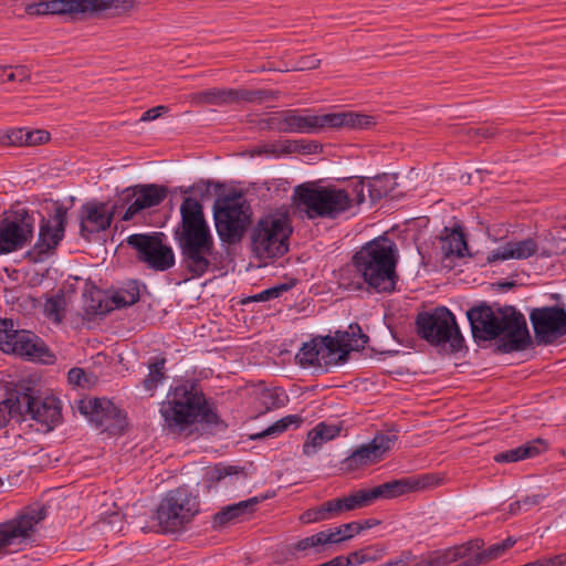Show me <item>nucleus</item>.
<instances>
[{"mask_svg": "<svg viewBox=\"0 0 566 566\" xmlns=\"http://www.w3.org/2000/svg\"><path fill=\"white\" fill-rule=\"evenodd\" d=\"M342 180H346L348 182L347 190L349 192V197L353 199V205L357 206L365 202V178L364 177H353V178H343Z\"/></svg>", "mask_w": 566, "mask_h": 566, "instance_id": "obj_45", "label": "nucleus"}, {"mask_svg": "<svg viewBox=\"0 0 566 566\" xmlns=\"http://www.w3.org/2000/svg\"><path fill=\"white\" fill-rule=\"evenodd\" d=\"M67 379L71 385L78 386L85 388L90 382L88 377L84 369L74 367L71 368L67 373Z\"/></svg>", "mask_w": 566, "mask_h": 566, "instance_id": "obj_50", "label": "nucleus"}, {"mask_svg": "<svg viewBox=\"0 0 566 566\" xmlns=\"http://www.w3.org/2000/svg\"><path fill=\"white\" fill-rule=\"evenodd\" d=\"M66 216L67 208L60 205L55 208L52 219L42 218L38 241L28 252L34 262L42 261L50 251L59 245L64 237Z\"/></svg>", "mask_w": 566, "mask_h": 566, "instance_id": "obj_19", "label": "nucleus"}, {"mask_svg": "<svg viewBox=\"0 0 566 566\" xmlns=\"http://www.w3.org/2000/svg\"><path fill=\"white\" fill-rule=\"evenodd\" d=\"M467 317L475 342H488L500 337L501 329H497V327L501 315L497 316L490 305L482 303L471 307L467 312Z\"/></svg>", "mask_w": 566, "mask_h": 566, "instance_id": "obj_24", "label": "nucleus"}, {"mask_svg": "<svg viewBox=\"0 0 566 566\" xmlns=\"http://www.w3.org/2000/svg\"><path fill=\"white\" fill-rule=\"evenodd\" d=\"M367 186L369 199L371 203H376L384 197L389 196L397 182L392 175L382 174L370 179Z\"/></svg>", "mask_w": 566, "mask_h": 566, "instance_id": "obj_34", "label": "nucleus"}, {"mask_svg": "<svg viewBox=\"0 0 566 566\" xmlns=\"http://www.w3.org/2000/svg\"><path fill=\"white\" fill-rule=\"evenodd\" d=\"M416 332L419 337L433 346L449 345L450 353H458L464 347V338L454 314L446 306L431 312H421L416 317Z\"/></svg>", "mask_w": 566, "mask_h": 566, "instance_id": "obj_8", "label": "nucleus"}, {"mask_svg": "<svg viewBox=\"0 0 566 566\" xmlns=\"http://www.w3.org/2000/svg\"><path fill=\"white\" fill-rule=\"evenodd\" d=\"M337 543H339L338 531H321L290 545L289 552L294 556L296 553L308 556L311 554H321L325 551L326 545Z\"/></svg>", "mask_w": 566, "mask_h": 566, "instance_id": "obj_27", "label": "nucleus"}, {"mask_svg": "<svg viewBox=\"0 0 566 566\" xmlns=\"http://www.w3.org/2000/svg\"><path fill=\"white\" fill-rule=\"evenodd\" d=\"M132 7V0H44L27 4L25 12L32 17L57 14L80 20L108 9L127 11Z\"/></svg>", "mask_w": 566, "mask_h": 566, "instance_id": "obj_10", "label": "nucleus"}, {"mask_svg": "<svg viewBox=\"0 0 566 566\" xmlns=\"http://www.w3.org/2000/svg\"><path fill=\"white\" fill-rule=\"evenodd\" d=\"M501 322L497 329L501 335L496 350L502 354L525 350L533 344L525 316L515 307L500 308Z\"/></svg>", "mask_w": 566, "mask_h": 566, "instance_id": "obj_13", "label": "nucleus"}, {"mask_svg": "<svg viewBox=\"0 0 566 566\" xmlns=\"http://www.w3.org/2000/svg\"><path fill=\"white\" fill-rule=\"evenodd\" d=\"M536 252L537 244L531 238L521 241H509L491 251L486 255V263L492 264L510 259L525 260L533 256Z\"/></svg>", "mask_w": 566, "mask_h": 566, "instance_id": "obj_26", "label": "nucleus"}, {"mask_svg": "<svg viewBox=\"0 0 566 566\" xmlns=\"http://www.w3.org/2000/svg\"><path fill=\"white\" fill-rule=\"evenodd\" d=\"M63 296L51 297L46 301L45 310L49 315H57L63 310Z\"/></svg>", "mask_w": 566, "mask_h": 566, "instance_id": "obj_57", "label": "nucleus"}, {"mask_svg": "<svg viewBox=\"0 0 566 566\" xmlns=\"http://www.w3.org/2000/svg\"><path fill=\"white\" fill-rule=\"evenodd\" d=\"M296 284V280H290L289 282L281 283L271 286L258 294H254L248 298V302H266L273 298L280 297L283 293L293 289Z\"/></svg>", "mask_w": 566, "mask_h": 566, "instance_id": "obj_40", "label": "nucleus"}, {"mask_svg": "<svg viewBox=\"0 0 566 566\" xmlns=\"http://www.w3.org/2000/svg\"><path fill=\"white\" fill-rule=\"evenodd\" d=\"M108 312L109 308L104 306L101 301L97 303V305H90L87 308V313L94 315H105Z\"/></svg>", "mask_w": 566, "mask_h": 566, "instance_id": "obj_62", "label": "nucleus"}, {"mask_svg": "<svg viewBox=\"0 0 566 566\" xmlns=\"http://www.w3.org/2000/svg\"><path fill=\"white\" fill-rule=\"evenodd\" d=\"M530 321L538 346L553 345L566 336V310L563 306L534 307L530 311Z\"/></svg>", "mask_w": 566, "mask_h": 566, "instance_id": "obj_14", "label": "nucleus"}, {"mask_svg": "<svg viewBox=\"0 0 566 566\" xmlns=\"http://www.w3.org/2000/svg\"><path fill=\"white\" fill-rule=\"evenodd\" d=\"M0 349L4 354H12L31 360L45 361V356H50L45 343L34 333L25 329H18L13 319L11 327L8 325L6 335L0 334Z\"/></svg>", "mask_w": 566, "mask_h": 566, "instance_id": "obj_18", "label": "nucleus"}, {"mask_svg": "<svg viewBox=\"0 0 566 566\" xmlns=\"http://www.w3.org/2000/svg\"><path fill=\"white\" fill-rule=\"evenodd\" d=\"M545 450V443L537 439L534 442H528L515 449L506 450L494 455V461L497 463H513L528 458H533Z\"/></svg>", "mask_w": 566, "mask_h": 566, "instance_id": "obj_31", "label": "nucleus"}, {"mask_svg": "<svg viewBox=\"0 0 566 566\" xmlns=\"http://www.w3.org/2000/svg\"><path fill=\"white\" fill-rule=\"evenodd\" d=\"M166 111H167V107L164 105L153 107L143 113L140 120L142 122L154 120V119L158 118L163 112H166Z\"/></svg>", "mask_w": 566, "mask_h": 566, "instance_id": "obj_58", "label": "nucleus"}, {"mask_svg": "<svg viewBox=\"0 0 566 566\" xmlns=\"http://www.w3.org/2000/svg\"><path fill=\"white\" fill-rule=\"evenodd\" d=\"M166 358L156 357L148 364L149 373L143 381L147 391H154L159 384L166 378Z\"/></svg>", "mask_w": 566, "mask_h": 566, "instance_id": "obj_38", "label": "nucleus"}, {"mask_svg": "<svg viewBox=\"0 0 566 566\" xmlns=\"http://www.w3.org/2000/svg\"><path fill=\"white\" fill-rule=\"evenodd\" d=\"M251 207L241 192L218 197L213 203L217 233L228 244L241 241L251 223Z\"/></svg>", "mask_w": 566, "mask_h": 566, "instance_id": "obj_7", "label": "nucleus"}, {"mask_svg": "<svg viewBox=\"0 0 566 566\" xmlns=\"http://www.w3.org/2000/svg\"><path fill=\"white\" fill-rule=\"evenodd\" d=\"M35 219L25 209L14 211L0 220V255L23 249L31 242Z\"/></svg>", "mask_w": 566, "mask_h": 566, "instance_id": "obj_15", "label": "nucleus"}, {"mask_svg": "<svg viewBox=\"0 0 566 566\" xmlns=\"http://www.w3.org/2000/svg\"><path fill=\"white\" fill-rule=\"evenodd\" d=\"M375 124V118L366 114H359L355 112L328 114V128L347 127L353 129H368Z\"/></svg>", "mask_w": 566, "mask_h": 566, "instance_id": "obj_30", "label": "nucleus"}, {"mask_svg": "<svg viewBox=\"0 0 566 566\" xmlns=\"http://www.w3.org/2000/svg\"><path fill=\"white\" fill-rule=\"evenodd\" d=\"M516 543L515 538L507 537L506 539L491 545L489 548L479 552L480 560L482 564H488L492 560H495L500 558L502 555H504L510 548L514 546Z\"/></svg>", "mask_w": 566, "mask_h": 566, "instance_id": "obj_39", "label": "nucleus"}, {"mask_svg": "<svg viewBox=\"0 0 566 566\" xmlns=\"http://www.w3.org/2000/svg\"><path fill=\"white\" fill-rule=\"evenodd\" d=\"M484 546V541L482 538H474L467 543L459 545V548H462L463 558L467 557L471 552L481 551Z\"/></svg>", "mask_w": 566, "mask_h": 566, "instance_id": "obj_55", "label": "nucleus"}, {"mask_svg": "<svg viewBox=\"0 0 566 566\" xmlns=\"http://www.w3.org/2000/svg\"><path fill=\"white\" fill-rule=\"evenodd\" d=\"M159 412L167 430L178 434L196 422L218 424L220 421L216 409L193 386L188 388L182 385L171 389L160 403Z\"/></svg>", "mask_w": 566, "mask_h": 566, "instance_id": "obj_3", "label": "nucleus"}, {"mask_svg": "<svg viewBox=\"0 0 566 566\" xmlns=\"http://www.w3.org/2000/svg\"><path fill=\"white\" fill-rule=\"evenodd\" d=\"M446 234L441 237V251L446 258H463L468 250L465 235L460 227L449 231L444 229Z\"/></svg>", "mask_w": 566, "mask_h": 566, "instance_id": "obj_32", "label": "nucleus"}, {"mask_svg": "<svg viewBox=\"0 0 566 566\" xmlns=\"http://www.w3.org/2000/svg\"><path fill=\"white\" fill-rule=\"evenodd\" d=\"M261 501L262 499L254 496L223 507L221 511L213 515L212 527L220 528L245 515L252 514Z\"/></svg>", "mask_w": 566, "mask_h": 566, "instance_id": "obj_28", "label": "nucleus"}, {"mask_svg": "<svg viewBox=\"0 0 566 566\" xmlns=\"http://www.w3.org/2000/svg\"><path fill=\"white\" fill-rule=\"evenodd\" d=\"M181 221L175 230L181 265L191 277L203 276L216 259L214 240L205 219L202 205L187 197L180 206Z\"/></svg>", "mask_w": 566, "mask_h": 566, "instance_id": "obj_2", "label": "nucleus"}, {"mask_svg": "<svg viewBox=\"0 0 566 566\" xmlns=\"http://www.w3.org/2000/svg\"><path fill=\"white\" fill-rule=\"evenodd\" d=\"M168 192L166 186L157 184H138L124 188L117 193L120 209L127 206L122 219L129 221L143 210L159 206Z\"/></svg>", "mask_w": 566, "mask_h": 566, "instance_id": "obj_17", "label": "nucleus"}, {"mask_svg": "<svg viewBox=\"0 0 566 566\" xmlns=\"http://www.w3.org/2000/svg\"><path fill=\"white\" fill-rule=\"evenodd\" d=\"M547 562H549V566H563L566 564V555L565 554L556 555L553 558H548Z\"/></svg>", "mask_w": 566, "mask_h": 566, "instance_id": "obj_64", "label": "nucleus"}, {"mask_svg": "<svg viewBox=\"0 0 566 566\" xmlns=\"http://www.w3.org/2000/svg\"><path fill=\"white\" fill-rule=\"evenodd\" d=\"M328 531H338L340 543L343 541L354 537L356 534H359L361 532V527H359L358 522H350L335 528H329Z\"/></svg>", "mask_w": 566, "mask_h": 566, "instance_id": "obj_48", "label": "nucleus"}, {"mask_svg": "<svg viewBox=\"0 0 566 566\" xmlns=\"http://www.w3.org/2000/svg\"><path fill=\"white\" fill-rule=\"evenodd\" d=\"M139 297V283L136 280H130L113 294L112 302L116 308H120L136 304Z\"/></svg>", "mask_w": 566, "mask_h": 566, "instance_id": "obj_37", "label": "nucleus"}, {"mask_svg": "<svg viewBox=\"0 0 566 566\" xmlns=\"http://www.w3.org/2000/svg\"><path fill=\"white\" fill-rule=\"evenodd\" d=\"M353 565V559L348 556H336L333 559L323 563V566H350Z\"/></svg>", "mask_w": 566, "mask_h": 566, "instance_id": "obj_61", "label": "nucleus"}, {"mask_svg": "<svg viewBox=\"0 0 566 566\" xmlns=\"http://www.w3.org/2000/svg\"><path fill=\"white\" fill-rule=\"evenodd\" d=\"M462 548L459 545L446 549H437L430 553L433 566H447L462 559Z\"/></svg>", "mask_w": 566, "mask_h": 566, "instance_id": "obj_43", "label": "nucleus"}, {"mask_svg": "<svg viewBox=\"0 0 566 566\" xmlns=\"http://www.w3.org/2000/svg\"><path fill=\"white\" fill-rule=\"evenodd\" d=\"M398 258L392 240L385 235L375 238L354 253L342 272V285L352 291L391 293L399 280L396 270Z\"/></svg>", "mask_w": 566, "mask_h": 566, "instance_id": "obj_1", "label": "nucleus"}, {"mask_svg": "<svg viewBox=\"0 0 566 566\" xmlns=\"http://www.w3.org/2000/svg\"><path fill=\"white\" fill-rule=\"evenodd\" d=\"M471 130L473 132L474 136H481L484 139L492 138L494 136V133L488 127H480Z\"/></svg>", "mask_w": 566, "mask_h": 566, "instance_id": "obj_63", "label": "nucleus"}, {"mask_svg": "<svg viewBox=\"0 0 566 566\" xmlns=\"http://www.w3.org/2000/svg\"><path fill=\"white\" fill-rule=\"evenodd\" d=\"M11 72L7 74V82H29L31 78V71L27 65H15L10 69Z\"/></svg>", "mask_w": 566, "mask_h": 566, "instance_id": "obj_47", "label": "nucleus"}, {"mask_svg": "<svg viewBox=\"0 0 566 566\" xmlns=\"http://www.w3.org/2000/svg\"><path fill=\"white\" fill-rule=\"evenodd\" d=\"M232 103L249 102L261 103L264 99L272 97V92L266 90H234L232 88Z\"/></svg>", "mask_w": 566, "mask_h": 566, "instance_id": "obj_44", "label": "nucleus"}, {"mask_svg": "<svg viewBox=\"0 0 566 566\" xmlns=\"http://www.w3.org/2000/svg\"><path fill=\"white\" fill-rule=\"evenodd\" d=\"M331 509L332 507H329L328 501H325L321 505L308 509L305 512H303L300 516V521L303 524H310L332 520L333 516Z\"/></svg>", "mask_w": 566, "mask_h": 566, "instance_id": "obj_41", "label": "nucleus"}, {"mask_svg": "<svg viewBox=\"0 0 566 566\" xmlns=\"http://www.w3.org/2000/svg\"><path fill=\"white\" fill-rule=\"evenodd\" d=\"M233 468L227 467V468H219L216 467L211 472V480L212 481H220L221 479L232 474Z\"/></svg>", "mask_w": 566, "mask_h": 566, "instance_id": "obj_60", "label": "nucleus"}, {"mask_svg": "<svg viewBox=\"0 0 566 566\" xmlns=\"http://www.w3.org/2000/svg\"><path fill=\"white\" fill-rule=\"evenodd\" d=\"M546 499V495L545 494H533V495H527L525 496L524 499H522V505L523 507H525L526 510H528L530 507L534 506V505H538L539 503H542L544 500Z\"/></svg>", "mask_w": 566, "mask_h": 566, "instance_id": "obj_59", "label": "nucleus"}, {"mask_svg": "<svg viewBox=\"0 0 566 566\" xmlns=\"http://www.w3.org/2000/svg\"><path fill=\"white\" fill-rule=\"evenodd\" d=\"M9 394L12 397L14 416H29L49 429L60 422L62 417L60 400L53 395L42 396L34 379H21Z\"/></svg>", "mask_w": 566, "mask_h": 566, "instance_id": "obj_4", "label": "nucleus"}, {"mask_svg": "<svg viewBox=\"0 0 566 566\" xmlns=\"http://www.w3.org/2000/svg\"><path fill=\"white\" fill-rule=\"evenodd\" d=\"M268 124L281 133L314 134L328 127V114L302 115L289 109L275 113L268 119Z\"/></svg>", "mask_w": 566, "mask_h": 566, "instance_id": "obj_21", "label": "nucleus"}, {"mask_svg": "<svg viewBox=\"0 0 566 566\" xmlns=\"http://www.w3.org/2000/svg\"><path fill=\"white\" fill-rule=\"evenodd\" d=\"M24 137L25 146H38L45 144L46 142L50 140V133L44 129H27V134L24 135Z\"/></svg>", "mask_w": 566, "mask_h": 566, "instance_id": "obj_46", "label": "nucleus"}, {"mask_svg": "<svg viewBox=\"0 0 566 566\" xmlns=\"http://www.w3.org/2000/svg\"><path fill=\"white\" fill-rule=\"evenodd\" d=\"M340 430L342 428L338 424H328L325 422L317 423L307 433L306 440L303 444V453L306 457L314 455L324 443L339 436Z\"/></svg>", "mask_w": 566, "mask_h": 566, "instance_id": "obj_29", "label": "nucleus"}, {"mask_svg": "<svg viewBox=\"0 0 566 566\" xmlns=\"http://www.w3.org/2000/svg\"><path fill=\"white\" fill-rule=\"evenodd\" d=\"M301 422H302V419L300 416H296V415L286 416L282 419H280L279 421H276L275 423H273L272 426H270L269 428H266L261 433L254 436L253 439H261V438H265V437H270V436H274V434H280V433L284 432L285 430H287L292 424H294L295 427H298L301 424Z\"/></svg>", "mask_w": 566, "mask_h": 566, "instance_id": "obj_42", "label": "nucleus"}, {"mask_svg": "<svg viewBox=\"0 0 566 566\" xmlns=\"http://www.w3.org/2000/svg\"><path fill=\"white\" fill-rule=\"evenodd\" d=\"M348 557L353 559V565H361L366 562H374L377 559L375 555L369 554V548L353 552Z\"/></svg>", "mask_w": 566, "mask_h": 566, "instance_id": "obj_54", "label": "nucleus"}, {"mask_svg": "<svg viewBox=\"0 0 566 566\" xmlns=\"http://www.w3.org/2000/svg\"><path fill=\"white\" fill-rule=\"evenodd\" d=\"M415 560L416 556L411 551H403L398 557L385 563L384 566H407Z\"/></svg>", "mask_w": 566, "mask_h": 566, "instance_id": "obj_53", "label": "nucleus"}, {"mask_svg": "<svg viewBox=\"0 0 566 566\" xmlns=\"http://www.w3.org/2000/svg\"><path fill=\"white\" fill-rule=\"evenodd\" d=\"M337 342L332 336H316L308 343H304L296 354V359L302 367L318 366L328 367L339 363L335 350Z\"/></svg>", "mask_w": 566, "mask_h": 566, "instance_id": "obj_23", "label": "nucleus"}, {"mask_svg": "<svg viewBox=\"0 0 566 566\" xmlns=\"http://www.w3.org/2000/svg\"><path fill=\"white\" fill-rule=\"evenodd\" d=\"M232 88H210L191 94L196 104L223 105L232 103Z\"/></svg>", "mask_w": 566, "mask_h": 566, "instance_id": "obj_35", "label": "nucleus"}, {"mask_svg": "<svg viewBox=\"0 0 566 566\" xmlns=\"http://www.w3.org/2000/svg\"><path fill=\"white\" fill-rule=\"evenodd\" d=\"M27 134L25 128H15L7 134V139L9 145H19L25 146L24 144V135Z\"/></svg>", "mask_w": 566, "mask_h": 566, "instance_id": "obj_56", "label": "nucleus"}, {"mask_svg": "<svg viewBox=\"0 0 566 566\" xmlns=\"http://www.w3.org/2000/svg\"><path fill=\"white\" fill-rule=\"evenodd\" d=\"M321 65V60L314 54L301 56L293 66L296 71L314 70Z\"/></svg>", "mask_w": 566, "mask_h": 566, "instance_id": "obj_51", "label": "nucleus"}, {"mask_svg": "<svg viewBox=\"0 0 566 566\" xmlns=\"http://www.w3.org/2000/svg\"><path fill=\"white\" fill-rule=\"evenodd\" d=\"M104 401H107V399L90 398L81 400L78 405L80 412L84 415L97 429L103 424L102 421L105 417Z\"/></svg>", "mask_w": 566, "mask_h": 566, "instance_id": "obj_36", "label": "nucleus"}, {"mask_svg": "<svg viewBox=\"0 0 566 566\" xmlns=\"http://www.w3.org/2000/svg\"><path fill=\"white\" fill-rule=\"evenodd\" d=\"M328 503H329V507H332L331 512H332L333 518L339 516L340 514H343L345 512L352 511L347 495L328 500Z\"/></svg>", "mask_w": 566, "mask_h": 566, "instance_id": "obj_49", "label": "nucleus"}, {"mask_svg": "<svg viewBox=\"0 0 566 566\" xmlns=\"http://www.w3.org/2000/svg\"><path fill=\"white\" fill-rule=\"evenodd\" d=\"M368 339L357 323L350 324L346 331H337L335 336H332V340L337 342L338 349L335 350V355L339 363H345L352 350L364 349Z\"/></svg>", "mask_w": 566, "mask_h": 566, "instance_id": "obj_25", "label": "nucleus"}, {"mask_svg": "<svg viewBox=\"0 0 566 566\" xmlns=\"http://www.w3.org/2000/svg\"><path fill=\"white\" fill-rule=\"evenodd\" d=\"M396 440L394 434H376L370 442L359 446L343 460V469L352 472L379 462Z\"/></svg>", "mask_w": 566, "mask_h": 566, "instance_id": "obj_22", "label": "nucleus"}, {"mask_svg": "<svg viewBox=\"0 0 566 566\" xmlns=\"http://www.w3.org/2000/svg\"><path fill=\"white\" fill-rule=\"evenodd\" d=\"M163 232L135 233L127 238V244L136 251V258L149 269L158 272L169 270L175 265L172 248L165 243Z\"/></svg>", "mask_w": 566, "mask_h": 566, "instance_id": "obj_12", "label": "nucleus"}, {"mask_svg": "<svg viewBox=\"0 0 566 566\" xmlns=\"http://www.w3.org/2000/svg\"><path fill=\"white\" fill-rule=\"evenodd\" d=\"M292 226L286 213H270L262 217L251 232V247L260 258H279L289 251Z\"/></svg>", "mask_w": 566, "mask_h": 566, "instance_id": "obj_9", "label": "nucleus"}, {"mask_svg": "<svg viewBox=\"0 0 566 566\" xmlns=\"http://www.w3.org/2000/svg\"><path fill=\"white\" fill-rule=\"evenodd\" d=\"M103 403L105 406V417L99 429L108 432L109 434L122 433L127 426L126 416L111 400L107 399V401H104Z\"/></svg>", "mask_w": 566, "mask_h": 566, "instance_id": "obj_33", "label": "nucleus"}, {"mask_svg": "<svg viewBox=\"0 0 566 566\" xmlns=\"http://www.w3.org/2000/svg\"><path fill=\"white\" fill-rule=\"evenodd\" d=\"M199 513L198 494L187 486H179L164 495L156 509L155 516L160 532L172 534L185 530Z\"/></svg>", "mask_w": 566, "mask_h": 566, "instance_id": "obj_6", "label": "nucleus"}, {"mask_svg": "<svg viewBox=\"0 0 566 566\" xmlns=\"http://www.w3.org/2000/svg\"><path fill=\"white\" fill-rule=\"evenodd\" d=\"M120 209L118 202L108 208L106 202L92 200L82 205L80 209V235L91 241L93 234L107 230L115 214Z\"/></svg>", "mask_w": 566, "mask_h": 566, "instance_id": "obj_20", "label": "nucleus"}, {"mask_svg": "<svg viewBox=\"0 0 566 566\" xmlns=\"http://www.w3.org/2000/svg\"><path fill=\"white\" fill-rule=\"evenodd\" d=\"M12 416H14L12 409V397L9 395L7 399L0 402V429L9 422Z\"/></svg>", "mask_w": 566, "mask_h": 566, "instance_id": "obj_52", "label": "nucleus"}, {"mask_svg": "<svg viewBox=\"0 0 566 566\" xmlns=\"http://www.w3.org/2000/svg\"><path fill=\"white\" fill-rule=\"evenodd\" d=\"M297 206L308 219H337L353 208L349 192L336 186L300 185L294 193Z\"/></svg>", "mask_w": 566, "mask_h": 566, "instance_id": "obj_5", "label": "nucleus"}, {"mask_svg": "<svg viewBox=\"0 0 566 566\" xmlns=\"http://www.w3.org/2000/svg\"><path fill=\"white\" fill-rule=\"evenodd\" d=\"M433 474L390 480L371 489H359L348 494L352 511L370 506L378 500H391L409 492L423 490L439 484Z\"/></svg>", "mask_w": 566, "mask_h": 566, "instance_id": "obj_11", "label": "nucleus"}, {"mask_svg": "<svg viewBox=\"0 0 566 566\" xmlns=\"http://www.w3.org/2000/svg\"><path fill=\"white\" fill-rule=\"evenodd\" d=\"M44 507H25L13 518L0 523V555L8 548L21 545L30 539L35 526L45 518Z\"/></svg>", "mask_w": 566, "mask_h": 566, "instance_id": "obj_16", "label": "nucleus"}]
</instances>
